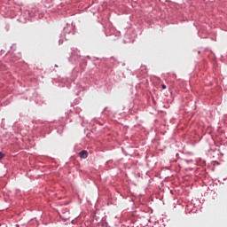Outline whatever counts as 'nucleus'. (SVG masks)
<instances>
[{"label":"nucleus","mask_w":227,"mask_h":227,"mask_svg":"<svg viewBox=\"0 0 227 227\" xmlns=\"http://www.w3.org/2000/svg\"><path fill=\"white\" fill-rule=\"evenodd\" d=\"M80 157H81L82 159H86V158L88 157V151H85V150L82 151V152L80 153Z\"/></svg>","instance_id":"1"},{"label":"nucleus","mask_w":227,"mask_h":227,"mask_svg":"<svg viewBox=\"0 0 227 227\" xmlns=\"http://www.w3.org/2000/svg\"><path fill=\"white\" fill-rule=\"evenodd\" d=\"M4 157V153L0 152V160Z\"/></svg>","instance_id":"2"},{"label":"nucleus","mask_w":227,"mask_h":227,"mask_svg":"<svg viewBox=\"0 0 227 227\" xmlns=\"http://www.w3.org/2000/svg\"><path fill=\"white\" fill-rule=\"evenodd\" d=\"M162 90H166V84L161 85Z\"/></svg>","instance_id":"3"}]
</instances>
